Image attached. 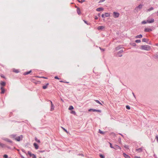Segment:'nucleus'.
I'll list each match as a JSON object with an SVG mask.
<instances>
[{"mask_svg":"<svg viewBox=\"0 0 158 158\" xmlns=\"http://www.w3.org/2000/svg\"><path fill=\"white\" fill-rule=\"evenodd\" d=\"M10 137L11 138L13 139H15L18 141H19L20 140L22 139L23 138V136L22 135H20V136H19L17 137H16V135H10Z\"/></svg>","mask_w":158,"mask_h":158,"instance_id":"1","label":"nucleus"},{"mask_svg":"<svg viewBox=\"0 0 158 158\" xmlns=\"http://www.w3.org/2000/svg\"><path fill=\"white\" fill-rule=\"evenodd\" d=\"M141 48L142 50L149 51L150 50L151 48L148 45H142L141 46Z\"/></svg>","mask_w":158,"mask_h":158,"instance_id":"2","label":"nucleus"},{"mask_svg":"<svg viewBox=\"0 0 158 158\" xmlns=\"http://www.w3.org/2000/svg\"><path fill=\"white\" fill-rule=\"evenodd\" d=\"M143 5L142 4H140L139 6L135 8V10L137 11L140 10L143 7Z\"/></svg>","mask_w":158,"mask_h":158,"instance_id":"3","label":"nucleus"},{"mask_svg":"<svg viewBox=\"0 0 158 158\" xmlns=\"http://www.w3.org/2000/svg\"><path fill=\"white\" fill-rule=\"evenodd\" d=\"M27 153L30 156L32 157V158H36V156L34 154L31 153V152L28 151Z\"/></svg>","mask_w":158,"mask_h":158,"instance_id":"4","label":"nucleus"},{"mask_svg":"<svg viewBox=\"0 0 158 158\" xmlns=\"http://www.w3.org/2000/svg\"><path fill=\"white\" fill-rule=\"evenodd\" d=\"M119 14L117 12H114L113 13V16L115 18H117L119 17Z\"/></svg>","mask_w":158,"mask_h":158,"instance_id":"5","label":"nucleus"},{"mask_svg":"<svg viewBox=\"0 0 158 158\" xmlns=\"http://www.w3.org/2000/svg\"><path fill=\"white\" fill-rule=\"evenodd\" d=\"M113 148H114L115 150H117L118 149H119L120 150H121V148L119 146H118L116 145H115L114 146Z\"/></svg>","mask_w":158,"mask_h":158,"instance_id":"6","label":"nucleus"},{"mask_svg":"<svg viewBox=\"0 0 158 158\" xmlns=\"http://www.w3.org/2000/svg\"><path fill=\"white\" fill-rule=\"evenodd\" d=\"M96 111V112H101V110H96V109H90L89 110V111Z\"/></svg>","mask_w":158,"mask_h":158,"instance_id":"7","label":"nucleus"},{"mask_svg":"<svg viewBox=\"0 0 158 158\" xmlns=\"http://www.w3.org/2000/svg\"><path fill=\"white\" fill-rule=\"evenodd\" d=\"M154 22V20L153 19H152L150 20H147L148 23H153Z\"/></svg>","mask_w":158,"mask_h":158,"instance_id":"8","label":"nucleus"},{"mask_svg":"<svg viewBox=\"0 0 158 158\" xmlns=\"http://www.w3.org/2000/svg\"><path fill=\"white\" fill-rule=\"evenodd\" d=\"M152 31V29L150 28H145L144 30V31L146 32H149L150 31Z\"/></svg>","mask_w":158,"mask_h":158,"instance_id":"9","label":"nucleus"},{"mask_svg":"<svg viewBox=\"0 0 158 158\" xmlns=\"http://www.w3.org/2000/svg\"><path fill=\"white\" fill-rule=\"evenodd\" d=\"M104 9L102 7L97 8L96 10L98 11H101L103 10Z\"/></svg>","mask_w":158,"mask_h":158,"instance_id":"10","label":"nucleus"},{"mask_svg":"<svg viewBox=\"0 0 158 158\" xmlns=\"http://www.w3.org/2000/svg\"><path fill=\"white\" fill-rule=\"evenodd\" d=\"M1 94H3L4 93L5 90L4 88H3V87L2 86L1 87Z\"/></svg>","mask_w":158,"mask_h":158,"instance_id":"11","label":"nucleus"},{"mask_svg":"<svg viewBox=\"0 0 158 158\" xmlns=\"http://www.w3.org/2000/svg\"><path fill=\"white\" fill-rule=\"evenodd\" d=\"M33 145L35 149H38L39 146L36 143H34L33 144Z\"/></svg>","mask_w":158,"mask_h":158,"instance_id":"12","label":"nucleus"},{"mask_svg":"<svg viewBox=\"0 0 158 158\" xmlns=\"http://www.w3.org/2000/svg\"><path fill=\"white\" fill-rule=\"evenodd\" d=\"M97 28L99 30H103L105 28V27L104 26H99Z\"/></svg>","mask_w":158,"mask_h":158,"instance_id":"13","label":"nucleus"},{"mask_svg":"<svg viewBox=\"0 0 158 158\" xmlns=\"http://www.w3.org/2000/svg\"><path fill=\"white\" fill-rule=\"evenodd\" d=\"M0 85L2 86H5L6 84L5 82L4 81H1L0 83Z\"/></svg>","mask_w":158,"mask_h":158,"instance_id":"14","label":"nucleus"},{"mask_svg":"<svg viewBox=\"0 0 158 158\" xmlns=\"http://www.w3.org/2000/svg\"><path fill=\"white\" fill-rule=\"evenodd\" d=\"M123 155L124 156L125 158H131L129 156H128V155L126 154H125V153H124L123 154Z\"/></svg>","mask_w":158,"mask_h":158,"instance_id":"15","label":"nucleus"},{"mask_svg":"<svg viewBox=\"0 0 158 158\" xmlns=\"http://www.w3.org/2000/svg\"><path fill=\"white\" fill-rule=\"evenodd\" d=\"M49 83H48L46 84L45 85L43 86V88L44 89H45L47 88L48 86L49 85Z\"/></svg>","mask_w":158,"mask_h":158,"instance_id":"16","label":"nucleus"},{"mask_svg":"<svg viewBox=\"0 0 158 158\" xmlns=\"http://www.w3.org/2000/svg\"><path fill=\"white\" fill-rule=\"evenodd\" d=\"M4 140L7 142H9L10 143H12V141L10 140V139H8L6 138V139H4Z\"/></svg>","mask_w":158,"mask_h":158,"instance_id":"17","label":"nucleus"},{"mask_svg":"<svg viewBox=\"0 0 158 158\" xmlns=\"http://www.w3.org/2000/svg\"><path fill=\"white\" fill-rule=\"evenodd\" d=\"M77 13H78L79 15H80V14H81V11H80V8H78L77 9Z\"/></svg>","mask_w":158,"mask_h":158,"instance_id":"18","label":"nucleus"},{"mask_svg":"<svg viewBox=\"0 0 158 158\" xmlns=\"http://www.w3.org/2000/svg\"><path fill=\"white\" fill-rule=\"evenodd\" d=\"M54 106L53 105H51V110H50L51 111H53L54 109Z\"/></svg>","mask_w":158,"mask_h":158,"instance_id":"19","label":"nucleus"},{"mask_svg":"<svg viewBox=\"0 0 158 158\" xmlns=\"http://www.w3.org/2000/svg\"><path fill=\"white\" fill-rule=\"evenodd\" d=\"M142 35H137L135 37V38H142Z\"/></svg>","mask_w":158,"mask_h":158,"instance_id":"20","label":"nucleus"},{"mask_svg":"<svg viewBox=\"0 0 158 158\" xmlns=\"http://www.w3.org/2000/svg\"><path fill=\"white\" fill-rule=\"evenodd\" d=\"M31 72V71H29L28 72H25V73H24V75H26L28 74H29Z\"/></svg>","mask_w":158,"mask_h":158,"instance_id":"21","label":"nucleus"},{"mask_svg":"<svg viewBox=\"0 0 158 158\" xmlns=\"http://www.w3.org/2000/svg\"><path fill=\"white\" fill-rule=\"evenodd\" d=\"M110 16L109 13H105V16L106 17H109Z\"/></svg>","mask_w":158,"mask_h":158,"instance_id":"22","label":"nucleus"},{"mask_svg":"<svg viewBox=\"0 0 158 158\" xmlns=\"http://www.w3.org/2000/svg\"><path fill=\"white\" fill-rule=\"evenodd\" d=\"M142 148H140L139 149H136V150L137 151H138L139 152H141L142 151Z\"/></svg>","mask_w":158,"mask_h":158,"instance_id":"23","label":"nucleus"},{"mask_svg":"<svg viewBox=\"0 0 158 158\" xmlns=\"http://www.w3.org/2000/svg\"><path fill=\"white\" fill-rule=\"evenodd\" d=\"M147 23H148L147 20V21L144 20V21H143L141 23L142 24H145Z\"/></svg>","mask_w":158,"mask_h":158,"instance_id":"24","label":"nucleus"},{"mask_svg":"<svg viewBox=\"0 0 158 158\" xmlns=\"http://www.w3.org/2000/svg\"><path fill=\"white\" fill-rule=\"evenodd\" d=\"M153 9H154L152 7L150 8H149V9H148V10H147V11H150L151 10H153Z\"/></svg>","mask_w":158,"mask_h":158,"instance_id":"25","label":"nucleus"},{"mask_svg":"<svg viewBox=\"0 0 158 158\" xmlns=\"http://www.w3.org/2000/svg\"><path fill=\"white\" fill-rule=\"evenodd\" d=\"M73 107L72 106H70L69 108V109L70 110H73Z\"/></svg>","mask_w":158,"mask_h":158,"instance_id":"26","label":"nucleus"},{"mask_svg":"<svg viewBox=\"0 0 158 158\" xmlns=\"http://www.w3.org/2000/svg\"><path fill=\"white\" fill-rule=\"evenodd\" d=\"M35 140L38 143H40V140L38 139L37 138H35Z\"/></svg>","mask_w":158,"mask_h":158,"instance_id":"27","label":"nucleus"},{"mask_svg":"<svg viewBox=\"0 0 158 158\" xmlns=\"http://www.w3.org/2000/svg\"><path fill=\"white\" fill-rule=\"evenodd\" d=\"M99 132L102 134H104L105 133L104 132H103L102 131H101L100 130H99Z\"/></svg>","mask_w":158,"mask_h":158,"instance_id":"28","label":"nucleus"},{"mask_svg":"<svg viewBox=\"0 0 158 158\" xmlns=\"http://www.w3.org/2000/svg\"><path fill=\"white\" fill-rule=\"evenodd\" d=\"M13 71L16 73H18L19 72V71L18 70L15 69H14Z\"/></svg>","mask_w":158,"mask_h":158,"instance_id":"29","label":"nucleus"},{"mask_svg":"<svg viewBox=\"0 0 158 158\" xmlns=\"http://www.w3.org/2000/svg\"><path fill=\"white\" fill-rule=\"evenodd\" d=\"M147 40H148L145 38H144L142 40V41L143 42H147Z\"/></svg>","mask_w":158,"mask_h":158,"instance_id":"30","label":"nucleus"},{"mask_svg":"<svg viewBox=\"0 0 158 158\" xmlns=\"http://www.w3.org/2000/svg\"><path fill=\"white\" fill-rule=\"evenodd\" d=\"M96 102L97 103L101 104V105H102V104L98 100H95Z\"/></svg>","mask_w":158,"mask_h":158,"instance_id":"31","label":"nucleus"},{"mask_svg":"<svg viewBox=\"0 0 158 158\" xmlns=\"http://www.w3.org/2000/svg\"><path fill=\"white\" fill-rule=\"evenodd\" d=\"M135 42L137 43H140L141 42V40H135Z\"/></svg>","mask_w":158,"mask_h":158,"instance_id":"32","label":"nucleus"},{"mask_svg":"<svg viewBox=\"0 0 158 158\" xmlns=\"http://www.w3.org/2000/svg\"><path fill=\"white\" fill-rule=\"evenodd\" d=\"M109 143V144H110V147L111 148H113L114 147H113L112 146V144H111V143H110V142Z\"/></svg>","mask_w":158,"mask_h":158,"instance_id":"33","label":"nucleus"},{"mask_svg":"<svg viewBox=\"0 0 158 158\" xmlns=\"http://www.w3.org/2000/svg\"><path fill=\"white\" fill-rule=\"evenodd\" d=\"M126 108L127 109L130 110V107L128 106H126Z\"/></svg>","mask_w":158,"mask_h":158,"instance_id":"34","label":"nucleus"},{"mask_svg":"<svg viewBox=\"0 0 158 158\" xmlns=\"http://www.w3.org/2000/svg\"><path fill=\"white\" fill-rule=\"evenodd\" d=\"M100 156L101 158H105L104 156L102 154L100 155Z\"/></svg>","mask_w":158,"mask_h":158,"instance_id":"35","label":"nucleus"},{"mask_svg":"<svg viewBox=\"0 0 158 158\" xmlns=\"http://www.w3.org/2000/svg\"><path fill=\"white\" fill-rule=\"evenodd\" d=\"M84 22L88 25H90V23H87V22L85 20H84Z\"/></svg>","mask_w":158,"mask_h":158,"instance_id":"36","label":"nucleus"},{"mask_svg":"<svg viewBox=\"0 0 158 158\" xmlns=\"http://www.w3.org/2000/svg\"><path fill=\"white\" fill-rule=\"evenodd\" d=\"M71 113L74 114H75L76 112L72 110L71 112Z\"/></svg>","mask_w":158,"mask_h":158,"instance_id":"37","label":"nucleus"},{"mask_svg":"<svg viewBox=\"0 0 158 158\" xmlns=\"http://www.w3.org/2000/svg\"><path fill=\"white\" fill-rule=\"evenodd\" d=\"M3 157L4 158H7L8 157V156H7V155L6 154H5V155H4Z\"/></svg>","mask_w":158,"mask_h":158,"instance_id":"38","label":"nucleus"},{"mask_svg":"<svg viewBox=\"0 0 158 158\" xmlns=\"http://www.w3.org/2000/svg\"><path fill=\"white\" fill-rule=\"evenodd\" d=\"M156 140L157 142H158V136H156Z\"/></svg>","mask_w":158,"mask_h":158,"instance_id":"39","label":"nucleus"},{"mask_svg":"<svg viewBox=\"0 0 158 158\" xmlns=\"http://www.w3.org/2000/svg\"><path fill=\"white\" fill-rule=\"evenodd\" d=\"M4 145L2 143H0V146L2 147H3Z\"/></svg>","mask_w":158,"mask_h":158,"instance_id":"40","label":"nucleus"},{"mask_svg":"<svg viewBox=\"0 0 158 158\" xmlns=\"http://www.w3.org/2000/svg\"><path fill=\"white\" fill-rule=\"evenodd\" d=\"M62 128L63 129L64 131L65 132H66L67 133H68V132L65 129H64V128H63V127H62Z\"/></svg>","mask_w":158,"mask_h":158,"instance_id":"41","label":"nucleus"},{"mask_svg":"<svg viewBox=\"0 0 158 158\" xmlns=\"http://www.w3.org/2000/svg\"><path fill=\"white\" fill-rule=\"evenodd\" d=\"M78 2H81V3H82V2H85V0H81V1H79V0H78Z\"/></svg>","mask_w":158,"mask_h":158,"instance_id":"42","label":"nucleus"},{"mask_svg":"<svg viewBox=\"0 0 158 158\" xmlns=\"http://www.w3.org/2000/svg\"><path fill=\"white\" fill-rule=\"evenodd\" d=\"M55 78L56 79H59V78L57 76L55 77Z\"/></svg>","mask_w":158,"mask_h":158,"instance_id":"43","label":"nucleus"},{"mask_svg":"<svg viewBox=\"0 0 158 158\" xmlns=\"http://www.w3.org/2000/svg\"><path fill=\"white\" fill-rule=\"evenodd\" d=\"M105 0H100L99 2H102L104 1Z\"/></svg>","mask_w":158,"mask_h":158,"instance_id":"44","label":"nucleus"},{"mask_svg":"<svg viewBox=\"0 0 158 158\" xmlns=\"http://www.w3.org/2000/svg\"><path fill=\"white\" fill-rule=\"evenodd\" d=\"M95 19H98V17H97V16H95Z\"/></svg>","mask_w":158,"mask_h":158,"instance_id":"45","label":"nucleus"},{"mask_svg":"<svg viewBox=\"0 0 158 158\" xmlns=\"http://www.w3.org/2000/svg\"><path fill=\"white\" fill-rule=\"evenodd\" d=\"M124 147L125 148H128V146H127V145H125V146H124Z\"/></svg>","mask_w":158,"mask_h":158,"instance_id":"46","label":"nucleus"},{"mask_svg":"<svg viewBox=\"0 0 158 158\" xmlns=\"http://www.w3.org/2000/svg\"><path fill=\"white\" fill-rule=\"evenodd\" d=\"M102 18H104V15L102 14Z\"/></svg>","mask_w":158,"mask_h":158,"instance_id":"47","label":"nucleus"},{"mask_svg":"<svg viewBox=\"0 0 158 158\" xmlns=\"http://www.w3.org/2000/svg\"><path fill=\"white\" fill-rule=\"evenodd\" d=\"M135 158H140V157L135 156Z\"/></svg>","mask_w":158,"mask_h":158,"instance_id":"48","label":"nucleus"},{"mask_svg":"<svg viewBox=\"0 0 158 158\" xmlns=\"http://www.w3.org/2000/svg\"><path fill=\"white\" fill-rule=\"evenodd\" d=\"M51 103V105H53V104L51 101H50Z\"/></svg>","mask_w":158,"mask_h":158,"instance_id":"49","label":"nucleus"},{"mask_svg":"<svg viewBox=\"0 0 158 158\" xmlns=\"http://www.w3.org/2000/svg\"><path fill=\"white\" fill-rule=\"evenodd\" d=\"M42 77L43 78H45V79H46L47 78H46V77Z\"/></svg>","mask_w":158,"mask_h":158,"instance_id":"50","label":"nucleus"},{"mask_svg":"<svg viewBox=\"0 0 158 158\" xmlns=\"http://www.w3.org/2000/svg\"><path fill=\"white\" fill-rule=\"evenodd\" d=\"M1 77H3V78H4V77H3V76H1Z\"/></svg>","mask_w":158,"mask_h":158,"instance_id":"51","label":"nucleus"},{"mask_svg":"<svg viewBox=\"0 0 158 158\" xmlns=\"http://www.w3.org/2000/svg\"><path fill=\"white\" fill-rule=\"evenodd\" d=\"M60 81V82H63V81Z\"/></svg>","mask_w":158,"mask_h":158,"instance_id":"52","label":"nucleus"},{"mask_svg":"<svg viewBox=\"0 0 158 158\" xmlns=\"http://www.w3.org/2000/svg\"><path fill=\"white\" fill-rule=\"evenodd\" d=\"M61 101H62V102H63V100L62 99H61Z\"/></svg>","mask_w":158,"mask_h":158,"instance_id":"53","label":"nucleus"}]
</instances>
